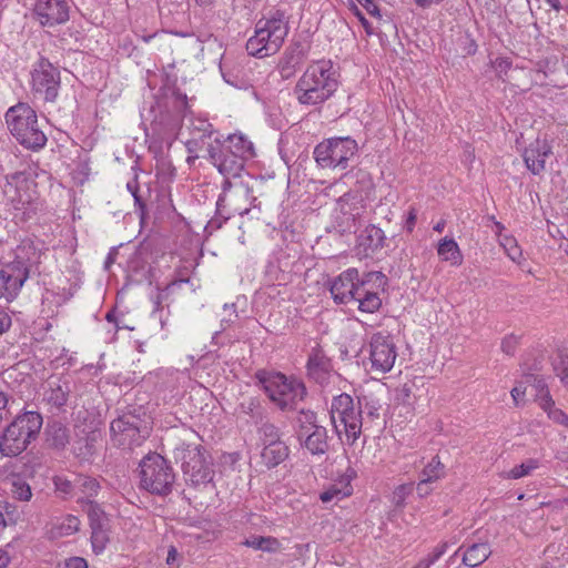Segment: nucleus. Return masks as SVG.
Returning <instances> with one entry per match:
<instances>
[{
  "label": "nucleus",
  "mask_w": 568,
  "mask_h": 568,
  "mask_svg": "<svg viewBox=\"0 0 568 568\" xmlns=\"http://www.w3.org/2000/svg\"><path fill=\"white\" fill-rule=\"evenodd\" d=\"M338 74L331 61H316L307 65L297 80L293 94L302 105L314 106L327 101L338 88Z\"/></svg>",
  "instance_id": "obj_1"
},
{
  "label": "nucleus",
  "mask_w": 568,
  "mask_h": 568,
  "mask_svg": "<svg viewBox=\"0 0 568 568\" xmlns=\"http://www.w3.org/2000/svg\"><path fill=\"white\" fill-rule=\"evenodd\" d=\"M290 31L288 19L281 10L260 19L255 31L246 42V51L256 58L271 57L280 51Z\"/></svg>",
  "instance_id": "obj_2"
},
{
  "label": "nucleus",
  "mask_w": 568,
  "mask_h": 568,
  "mask_svg": "<svg viewBox=\"0 0 568 568\" xmlns=\"http://www.w3.org/2000/svg\"><path fill=\"white\" fill-rule=\"evenodd\" d=\"M43 425L42 415L36 410L18 414L0 435V454L17 457L37 439Z\"/></svg>",
  "instance_id": "obj_3"
},
{
  "label": "nucleus",
  "mask_w": 568,
  "mask_h": 568,
  "mask_svg": "<svg viewBox=\"0 0 568 568\" xmlns=\"http://www.w3.org/2000/svg\"><path fill=\"white\" fill-rule=\"evenodd\" d=\"M150 416L143 406H129L111 422L110 430L115 446L132 450L150 435Z\"/></svg>",
  "instance_id": "obj_4"
},
{
  "label": "nucleus",
  "mask_w": 568,
  "mask_h": 568,
  "mask_svg": "<svg viewBox=\"0 0 568 568\" xmlns=\"http://www.w3.org/2000/svg\"><path fill=\"white\" fill-rule=\"evenodd\" d=\"M255 379L267 397L282 410L295 408L307 394L303 382L280 372L258 369Z\"/></svg>",
  "instance_id": "obj_5"
},
{
  "label": "nucleus",
  "mask_w": 568,
  "mask_h": 568,
  "mask_svg": "<svg viewBox=\"0 0 568 568\" xmlns=\"http://www.w3.org/2000/svg\"><path fill=\"white\" fill-rule=\"evenodd\" d=\"M6 122L11 134L27 149L38 151L48 139L38 123L36 111L27 103H18L6 113Z\"/></svg>",
  "instance_id": "obj_6"
},
{
  "label": "nucleus",
  "mask_w": 568,
  "mask_h": 568,
  "mask_svg": "<svg viewBox=\"0 0 568 568\" xmlns=\"http://www.w3.org/2000/svg\"><path fill=\"white\" fill-rule=\"evenodd\" d=\"M140 487L152 495L168 496L173 488L175 474L170 463L160 454H148L139 464Z\"/></svg>",
  "instance_id": "obj_7"
},
{
  "label": "nucleus",
  "mask_w": 568,
  "mask_h": 568,
  "mask_svg": "<svg viewBox=\"0 0 568 568\" xmlns=\"http://www.w3.org/2000/svg\"><path fill=\"white\" fill-rule=\"evenodd\" d=\"M174 458L194 486L212 481L214 471L207 450L199 444L182 443L174 449Z\"/></svg>",
  "instance_id": "obj_8"
},
{
  "label": "nucleus",
  "mask_w": 568,
  "mask_h": 568,
  "mask_svg": "<svg viewBox=\"0 0 568 568\" xmlns=\"http://www.w3.org/2000/svg\"><path fill=\"white\" fill-rule=\"evenodd\" d=\"M331 422L337 435H341L339 425L337 419L344 428L345 435L351 443L362 434L364 418L362 416V399H358L357 407L351 395L342 393L333 397L331 406Z\"/></svg>",
  "instance_id": "obj_9"
},
{
  "label": "nucleus",
  "mask_w": 568,
  "mask_h": 568,
  "mask_svg": "<svg viewBox=\"0 0 568 568\" xmlns=\"http://www.w3.org/2000/svg\"><path fill=\"white\" fill-rule=\"evenodd\" d=\"M357 151V142L351 136L331 138L315 146L314 159L322 169L345 170Z\"/></svg>",
  "instance_id": "obj_10"
},
{
  "label": "nucleus",
  "mask_w": 568,
  "mask_h": 568,
  "mask_svg": "<svg viewBox=\"0 0 568 568\" xmlns=\"http://www.w3.org/2000/svg\"><path fill=\"white\" fill-rule=\"evenodd\" d=\"M61 84L58 67L44 57H40L31 71V90L36 99L55 102Z\"/></svg>",
  "instance_id": "obj_11"
},
{
  "label": "nucleus",
  "mask_w": 568,
  "mask_h": 568,
  "mask_svg": "<svg viewBox=\"0 0 568 568\" xmlns=\"http://www.w3.org/2000/svg\"><path fill=\"white\" fill-rule=\"evenodd\" d=\"M71 0H36L32 14L43 28L65 23L70 18Z\"/></svg>",
  "instance_id": "obj_12"
},
{
  "label": "nucleus",
  "mask_w": 568,
  "mask_h": 568,
  "mask_svg": "<svg viewBox=\"0 0 568 568\" xmlns=\"http://www.w3.org/2000/svg\"><path fill=\"white\" fill-rule=\"evenodd\" d=\"M387 277L382 272H368L362 277V286L354 298L358 303V310L364 313H375L382 306L379 294L373 288L384 290Z\"/></svg>",
  "instance_id": "obj_13"
},
{
  "label": "nucleus",
  "mask_w": 568,
  "mask_h": 568,
  "mask_svg": "<svg viewBox=\"0 0 568 568\" xmlns=\"http://www.w3.org/2000/svg\"><path fill=\"white\" fill-rule=\"evenodd\" d=\"M397 353L390 336L382 333L374 334L371 339L372 371L378 373L389 372L395 363Z\"/></svg>",
  "instance_id": "obj_14"
},
{
  "label": "nucleus",
  "mask_w": 568,
  "mask_h": 568,
  "mask_svg": "<svg viewBox=\"0 0 568 568\" xmlns=\"http://www.w3.org/2000/svg\"><path fill=\"white\" fill-rule=\"evenodd\" d=\"M362 286L359 272L355 267L342 272L332 283L331 293L336 303L347 304L356 297Z\"/></svg>",
  "instance_id": "obj_15"
},
{
  "label": "nucleus",
  "mask_w": 568,
  "mask_h": 568,
  "mask_svg": "<svg viewBox=\"0 0 568 568\" xmlns=\"http://www.w3.org/2000/svg\"><path fill=\"white\" fill-rule=\"evenodd\" d=\"M207 154L213 165L222 175L232 176L233 179L241 178L245 165L244 160L221 149L219 139H215L214 143L209 145Z\"/></svg>",
  "instance_id": "obj_16"
},
{
  "label": "nucleus",
  "mask_w": 568,
  "mask_h": 568,
  "mask_svg": "<svg viewBox=\"0 0 568 568\" xmlns=\"http://www.w3.org/2000/svg\"><path fill=\"white\" fill-rule=\"evenodd\" d=\"M310 45L302 41L292 42L283 52L277 71L283 80L293 78L307 57Z\"/></svg>",
  "instance_id": "obj_17"
},
{
  "label": "nucleus",
  "mask_w": 568,
  "mask_h": 568,
  "mask_svg": "<svg viewBox=\"0 0 568 568\" xmlns=\"http://www.w3.org/2000/svg\"><path fill=\"white\" fill-rule=\"evenodd\" d=\"M7 183L4 186V193L14 202L19 204H31L33 201V191L31 186H34V182L30 174L26 171H18L7 175Z\"/></svg>",
  "instance_id": "obj_18"
},
{
  "label": "nucleus",
  "mask_w": 568,
  "mask_h": 568,
  "mask_svg": "<svg viewBox=\"0 0 568 568\" xmlns=\"http://www.w3.org/2000/svg\"><path fill=\"white\" fill-rule=\"evenodd\" d=\"M552 153V146L547 139L537 138L524 151L523 158L526 168L539 175L545 171L546 159Z\"/></svg>",
  "instance_id": "obj_19"
},
{
  "label": "nucleus",
  "mask_w": 568,
  "mask_h": 568,
  "mask_svg": "<svg viewBox=\"0 0 568 568\" xmlns=\"http://www.w3.org/2000/svg\"><path fill=\"white\" fill-rule=\"evenodd\" d=\"M42 252L31 240H23L14 250V260L8 262L10 266L22 268L27 273V278L31 273L38 271Z\"/></svg>",
  "instance_id": "obj_20"
},
{
  "label": "nucleus",
  "mask_w": 568,
  "mask_h": 568,
  "mask_svg": "<svg viewBox=\"0 0 568 568\" xmlns=\"http://www.w3.org/2000/svg\"><path fill=\"white\" fill-rule=\"evenodd\" d=\"M26 281L27 273L22 268L3 264L0 267V298L7 302L16 298Z\"/></svg>",
  "instance_id": "obj_21"
},
{
  "label": "nucleus",
  "mask_w": 568,
  "mask_h": 568,
  "mask_svg": "<svg viewBox=\"0 0 568 568\" xmlns=\"http://www.w3.org/2000/svg\"><path fill=\"white\" fill-rule=\"evenodd\" d=\"M307 374L316 383L327 382L332 371V362L321 348H313L307 359Z\"/></svg>",
  "instance_id": "obj_22"
},
{
  "label": "nucleus",
  "mask_w": 568,
  "mask_h": 568,
  "mask_svg": "<svg viewBox=\"0 0 568 568\" xmlns=\"http://www.w3.org/2000/svg\"><path fill=\"white\" fill-rule=\"evenodd\" d=\"M232 176H225L223 183H222V193L220 194L217 202H216V213L217 215L210 221V226L220 229L226 220H229V215H224V202L226 201V194L229 191H231L232 187L235 189L237 194L244 193L248 196L250 190L247 186L244 185L242 181L240 182H232Z\"/></svg>",
  "instance_id": "obj_23"
},
{
  "label": "nucleus",
  "mask_w": 568,
  "mask_h": 568,
  "mask_svg": "<svg viewBox=\"0 0 568 568\" xmlns=\"http://www.w3.org/2000/svg\"><path fill=\"white\" fill-rule=\"evenodd\" d=\"M297 439L312 455H325L328 452V435L324 426L315 427Z\"/></svg>",
  "instance_id": "obj_24"
},
{
  "label": "nucleus",
  "mask_w": 568,
  "mask_h": 568,
  "mask_svg": "<svg viewBox=\"0 0 568 568\" xmlns=\"http://www.w3.org/2000/svg\"><path fill=\"white\" fill-rule=\"evenodd\" d=\"M220 145L226 153H232L244 162L254 156L253 143L243 134H231L220 141Z\"/></svg>",
  "instance_id": "obj_25"
},
{
  "label": "nucleus",
  "mask_w": 568,
  "mask_h": 568,
  "mask_svg": "<svg viewBox=\"0 0 568 568\" xmlns=\"http://www.w3.org/2000/svg\"><path fill=\"white\" fill-rule=\"evenodd\" d=\"M45 443L50 448L62 450L70 443L68 427L61 422H49L44 429Z\"/></svg>",
  "instance_id": "obj_26"
},
{
  "label": "nucleus",
  "mask_w": 568,
  "mask_h": 568,
  "mask_svg": "<svg viewBox=\"0 0 568 568\" xmlns=\"http://www.w3.org/2000/svg\"><path fill=\"white\" fill-rule=\"evenodd\" d=\"M290 455V448L285 442L266 444L261 452L262 463L268 468H274L283 463Z\"/></svg>",
  "instance_id": "obj_27"
},
{
  "label": "nucleus",
  "mask_w": 568,
  "mask_h": 568,
  "mask_svg": "<svg viewBox=\"0 0 568 568\" xmlns=\"http://www.w3.org/2000/svg\"><path fill=\"white\" fill-rule=\"evenodd\" d=\"M70 392L69 381L59 378L49 383V389L44 394V399L48 404L61 408L67 404Z\"/></svg>",
  "instance_id": "obj_28"
},
{
  "label": "nucleus",
  "mask_w": 568,
  "mask_h": 568,
  "mask_svg": "<svg viewBox=\"0 0 568 568\" xmlns=\"http://www.w3.org/2000/svg\"><path fill=\"white\" fill-rule=\"evenodd\" d=\"M386 236L381 227L375 225L367 226L364 231V235L359 237V246L364 248V252L368 255L384 247Z\"/></svg>",
  "instance_id": "obj_29"
},
{
  "label": "nucleus",
  "mask_w": 568,
  "mask_h": 568,
  "mask_svg": "<svg viewBox=\"0 0 568 568\" xmlns=\"http://www.w3.org/2000/svg\"><path fill=\"white\" fill-rule=\"evenodd\" d=\"M490 555L491 549L487 542L473 544L465 550L462 561L465 566L475 568L485 562Z\"/></svg>",
  "instance_id": "obj_30"
},
{
  "label": "nucleus",
  "mask_w": 568,
  "mask_h": 568,
  "mask_svg": "<svg viewBox=\"0 0 568 568\" xmlns=\"http://www.w3.org/2000/svg\"><path fill=\"white\" fill-rule=\"evenodd\" d=\"M174 109V115L169 124L170 130H174L180 125L181 120L186 115L189 110L187 97L179 90H174L170 98Z\"/></svg>",
  "instance_id": "obj_31"
},
{
  "label": "nucleus",
  "mask_w": 568,
  "mask_h": 568,
  "mask_svg": "<svg viewBox=\"0 0 568 568\" xmlns=\"http://www.w3.org/2000/svg\"><path fill=\"white\" fill-rule=\"evenodd\" d=\"M437 253L443 261L450 262L453 265H459L463 261L459 246L453 239H443L438 244Z\"/></svg>",
  "instance_id": "obj_32"
},
{
  "label": "nucleus",
  "mask_w": 568,
  "mask_h": 568,
  "mask_svg": "<svg viewBox=\"0 0 568 568\" xmlns=\"http://www.w3.org/2000/svg\"><path fill=\"white\" fill-rule=\"evenodd\" d=\"M243 545L270 554L277 552L281 549L280 540L272 536H251L243 541Z\"/></svg>",
  "instance_id": "obj_33"
},
{
  "label": "nucleus",
  "mask_w": 568,
  "mask_h": 568,
  "mask_svg": "<svg viewBox=\"0 0 568 568\" xmlns=\"http://www.w3.org/2000/svg\"><path fill=\"white\" fill-rule=\"evenodd\" d=\"M80 519L77 516L68 515L63 519L55 524L51 529V536L53 538L67 537L75 534L80 529Z\"/></svg>",
  "instance_id": "obj_34"
},
{
  "label": "nucleus",
  "mask_w": 568,
  "mask_h": 568,
  "mask_svg": "<svg viewBox=\"0 0 568 568\" xmlns=\"http://www.w3.org/2000/svg\"><path fill=\"white\" fill-rule=\"evenodd\" d=\"M296 436H304L305 433L313 430L315 427H320L317 424L316 413L310 409H301L296 417Z\"/></svg>",
  "instance_id": "obj_35"
},
{
  "label": "nucleus",
  "mask_w": 568,
  "mask_h": 568,
  "mask_svg": "<svg viewBox=\"0 0 568 568\" xmlns=\"http://www.w3.org/2000/svg\"><path fill=\"white\" fill-rule=\"evenodd\" d=\"M445 476V465L440 462L438 456H434L432 460L423 468L419 477L435 483Z\"/></svg>",
  "instance_id": "obj_36"
},
{
  "label": "nucleus",
  "mask_w": 568,
  "mask_h": 568,
  "mask_svg": "<svg viewBox=\"0 0 568 568\" xmlns=\"http://www.w3.org/2000/svg\"><path fill=\"white\" fill-rule=\"evenodd\" d=\"M74 486L88 498V500L98 496L101 488L100 483L95 478L82 475L75 477Z\"/></svg>",
  "instance_id": "obj_37"
},
{
  "label": "nucleus",
  "mask_w": 568,
  "mask_h": 568,
  "mask_svg": "<svg viewBox=\"0 0 568 568\" xmlns=\"http://www.w3.org/2000/svg\"><path fill=\"white\" fill-rule=\"evenodd\" d=\"M91 528V544H92V549L93 551L99 555L101 554L110 538H109V524L108 525H102V526H94V527H90Z\"/></svg>",
  "instance_id": "obj_38"
},
{
  "label": "nucleus",
  "mask_w": 568,
  "mask_h": 568,
  "mask_svg": "<svg viewBox=\"0 0 568 568\" xmlns=\"http://www.w3.org/2000/svg\"><path fill=\"white\" fill-rule=\"evenodd\" d=\"M85 510H87V514H88V517H89V521H90V527H99V526H102V525H108L109 524V519L104 513V510L101 508V506L92 500V499H89L85 501Z\"/></svg>",
  "instance_id": "obj_39"
},
{
  "label": "nucleus",
  "mask_w": 568,
  "mask_h": 568,
  "mask_svg": "<svg viewBox=\"0 0 568 568\" xmlns=\"http://www.w3.org/2000/svg\"><path fill=\"white\" fill-rule=\"evenodd\" d=\"M191 133L193 139L187 142L190 145L193 141L203 140L205 138H211L213 134V125L206 119H194L191 121Z\"/></svg>",
  "instance_id": "obj_40"
},
{
  "label": "nucleus",
  "mask_w": 568,
  "mask_h": 568,
  "mask_svg": "<svg viewBox=\"0 0 568 568\" xmlns=\"http://www.w3.org/2000/svg\"><path fill=\"white\" fill-rule=\"evenodd\" d=\"M554 371L568 387V348L558 349L552 359Z\"/></svg>",
  "instance_id": "obj_41"
},
{
  "label": "nucleus",
  "mask_w": 568,
  "mask_h": 568,
  "mask_svg": "<svg viewBox=\"0 0 568 568\" xmlns=\"http://www.w3.org/2000/svg\"><path fill=\"white\" fill-rule=\"evenodd\" d=\"M10 494L12 498L20 501H28L32 497L30 485L21 477L12 478Z\"/></svg>",
  "instance_id": "obj_42"
},
{
  "label": "nucleus",
  "mask_w": 568,
  "mask_h": 568,
  "mask_svg": "<svg viewBox=\"0 0 568 568\" xmlns=\"http://www.w3.org/2000/svg\"><path fill=\"white\" fill-rule=\"evenodd\" d=\"M261 440L263 443V446L266 444H274L278 442H283L281 439V432L278 427H276L272 423H264L258 429Z\"/></svg>",
  "instance_id": "obj_43"
},
{
  "label": "nucleus",
  "mask_w": 568,
  "mask_h": 568,
  "mask_svg": "<svg viewBox=\"0 0 568 568\" xmlns=\"http://www.w3.org/2000/svg\"><path fill=\"white\" fill-rule=\"evenodd\" d=\"M381 405L374 400H368L366 397L362 400V415L365 414L363 426L367 427L368 423H374L381 418Z\"/></svg>",
  "instance_id": "obj_44"
},
{
  "label": "nucleus",
  "mask_w": 568,
  "mask_h": 568,
  "mask_svg": "<svg viewBox=\"0 0 568 568\" xmlns=\"http://www.w3.org/2000/svg\"><path fill=\"white\" fill-rule=\"evenodd\" d=\"M240 409L245 415L251 416L255 419H262L263 408L261 406V402L256 397H251L240 404Z\"/></svg>",
  "instance_id": "obj_45"
},
{
  "label": "nucleus",
  "mask_w": 568,
  "mask_h": 568,
  "mask_svg": "<svg viewBox=\"0 0 568 568\" xmlns=\"http://www.w3.org/2000/svg\"><path fill=\"white\" fill-rule=\"evenodd\" d=\"M537 467H538V462L536 459H527L523 464L515 466L510 470L509 477H511L514 479L521 478L524 476L529 475Z\"/></svg>",
  "instance_id": "obj_46"
},
{
  "label": "nucleus",
  "mask_w": 568,
  "mask_h": 568,
  "mask_svg": "<svg viewBox=\"0 0 568 568\" xmlns=\"http://www.w3.org/2000/svg\"><path fill=\"white\" fill-rule=\"evenodd\" d=\"M414 490V483L403 484L395 488L393 493V503L397 507H403L407 496Z\"/></svg>",
  "instance_id": "obj_47"
},
{
  "label": "nucleus",
  "mask_w": 568,
  "mask_h": 568,
  "mask_svg": "<svg viewBox=\"0 0 568 568\" xmlns=\"http://www.w3.org/2000/svg\"><path fill=\"white\" fill-rule=\"evenodd\" d=\"M525 383L535 388L536 396H548L547 384L545 379L538 375L529 374L525 376Z\"/></svg>",
  "instance_id": "obj_48"
},
{
  "label": "nucleus",
  "mask_w": 568,
  "mask_h": 568,
  "mask_svg": "<svg viewBox=\"0 0 568 568\" xmlns=\"http://www.w3.org/2000/svg\"><path fill=\"white\" fill-rule=\"evenodd\" d=\"M413 383H404L395 389V399L402 404H409L413 396Z\"/></svg>",
  "instance_id": "obj_49"
},
{
  "label": "nucleus",
  "mask_w": 568,
  "mask_h": 568,
  "mask_svg": "<svg viewBox=\"0 0 568 568\" xmlns=\"http://www.w3.org/2000/svg\"><path fill=\"white\" fill-rule=\"evenodd\" d=\"M491 64L496 71L498 78H503V75L507 74L508 70L511 68L513 62L508 58L499 57V58H496L491 62Z\"/></svg>",
  "instance_id": "obj_50"
},
{
  "label": "nucleus",
  "mask_w": 568,
  "mask_h": 568,
  "mask_svg": "<svg viewBox=\"0 0 568 568\" xmlns=\"http://www.w3.org/2000/svg\"><path fill=\"white\" fill-rule=\"evenodd\" d=\"M430 485H432V483L419 477V481L416 485V493H417L418 497H420V498L427 497L433 491V487Z\"/></svg>",
  "instance_id": "obj_51"
},
{
  "label": "nucleus",
  "mask_w": 568,
  "mask_h": 568,
  "mask_svg": "<svg viewBox=\"0 0 568 568\" xmlns=\"http://www.w3.org/2000/svg\"><path fill=\"white\" fill-rule=\"evenodd\" d=\"M518 341L515 336H507L501 342V351L507 355L515 353Z\"/></svg>",
  "instance_id": "obj_52"
},
{
  "label": "nucleus",
  "mask_w": 568,
  "mask_h": 568,
  "mask_svg": "<svg viewBox=\"0 0 568 568\" xmlns=\"http://www.w3.org/2000/svg\"><path fill=\"white\" fill-rule=\"evenodd\" d=\"M54 483L57 489L63 494H71L72 490L75 488L74 481H70L67 479L57 478Z\"/></svg>",
  "instance_id": "obj_53"
},
{
  "label": "nucleus",
  "mask_w": 568,
  "mask_h": 568,
  "mask_svg": "<svg viewBox=\"0 0 568 568\" xmlns=\"http://www.w3.org/2000/svg\"><path fill=\"white\" fill-rule=\"evenodd\" d=\"M126 187H128V190L131 192V194L133 195L135 204L139 206V209H140L141 211H143V209H144V202L142 201V197H141V196L139 195V193H138V191H139L138 182H136V181L129 182V183L126 184Z\"/></svg>",
  "instance_id": "obj_54"
},
{
  "label": "nucleus",
  "mask_w": 568,
  "mask_h": 568,
  "mask_svg": "<svg viewBox=\"0 0 568 568\" xmlns=\"http://www.w3.org/2000/svg\"><path fill=\"white\" fill-rule=\"evenodd\" d=\"M64 568H88V561L82 557H70L64 561Z\"/></svg>",
  "instance_id": "obj_55"
},
{
  "label": "nucleus",
  "mask_w": 568,
  "mask_h": 568,
  "mask_svg": "<svg viewBox=\"0 0 568 568\" xmlns=\"http://www.w3.org/2000/svg\"><path fill=\"white\" fill-rule=\"evenodd\" d=\"M448 542H442L438 545L430 555H428V559L432 560V564L437 561L447 550Z\"/></svg>",
  "instance_id": "obj_56"
},
{
  "label": "nucleus",
  "mask_w": 568,
  "mask_h": 568,
  "mask_svg": "<svg viewBox=\"0 0 568 568\" xmlns=\"http://www.w3.org/2000/svg\"><path fill=\"white\" fill-rule=\"evenodd\" d=\"M416 220H417V211H416V209L410 207V210L408 211V214H407L406 222H405V229L407 230V232H409V233L413 232L415 224H416Z\"/></svg>",
  "instance_id": "obj_57"
},
{
  "label": "nucleus",
  "mask_w": 568,
  "mask_h": 568,
  "mask_svg": "<svg viewBox=\"0 0 568 568\" xmlns=\"http://www.w3.org/2000/svg\"><path fill=\"white\" fill-rule=\"evenodd\" d=\"M11 317L0 308V336L10 328Z\"/></svg>",
  "instance_id": "obj_58"
},
{
  "label": "nucleus",
  "mask_w": 568,
  "mask_h": 568,
  "mask_svg": "<svg viewBox=\"0 0 568 568\" xmlns=\"http://www.w3.org/2000/svg\"><path fill=\"white\" fill-rule=\"evenodd\" d=\"M8 403H9L8 395L3 392H0V423L6 417Z\"/></svg>",
  "instance_id": "obj_59"
},
{
  "label": "nucleus",
  "mask_w": 568,
  "mask_h": 568,
  "mask_svg": "<svg viewBox=\"0 0 568 568\" xmlns=\"http://www.w3.org/2000/svg\"><path fill=\"white\" fill-rule=\"evenodd\" d=\"M341 491L338 489H327L325 491H323L321 495H320V499L323 501V503H329L334 499V497L336 495H338Z\"/></svg>",
  "instance_id": "obj_60"
},
{
  "label": "nucleus",
  "mask_w": 568,
  "mask_h": 568,
  "mask_svg": "<svg viewBox=\"0 0 568 568\" xmlns=\"http://www.w3.org/2000/svg\"><path fill=\"white\" fill-rule=\"evenodd\" d=\"M364 8L372 16H379V8L373 0H365Z\"/></svg>",
  "instance_id": "obj_61"
},
{
  "label": "nucleus",
  "mask_w": 568,
  "mask_h": 568,
  "mask_svg": "<svg viewBox=\"0 0 568 568\" xmlns=\"http://www.w3.org/2000/svg\"><path fill=\"white\" fill-rule=\"evenodd\" d=\"M178 555H179V552H178L176 548L174 546H171L168 550L166 564L173 565L176 561Z\"/></svg>",
  "instance_id": "obj_62"
},
{
  "label": "nucleus",
  "mask_w": 568,
  "mask_h": 568,
  "mask_svg": "<svg viewBox=\"0 0 568 568\" xmlns=\"http://www.w3.org/2000/svg\"><path fill=\"white\" fill-rule=\"evenodd\" d=\"M526 387H521V385H518V386H515L513 389H511V397L514 398V400L516 403H518V398L520 396H524L525 393H526Z\"/></svg>",
  "instance_id": "obj_63"
},
{
  "label": "nucleus",
  "mask_w": 568,
  "mask_h": 568,
  "mask_svg": "<svg viewBox=\"0 0 568 568\" xmlns=\"http://www.w3.org/2000/svg\"><path fill=\"white\" fill-rule=\"evenodd\" d=\"M544 2L557 12L564 10L565 8V4H562L561 0H544Z\"/></svg>",
  "instance_id": "obj_64"
}]
</instances>
